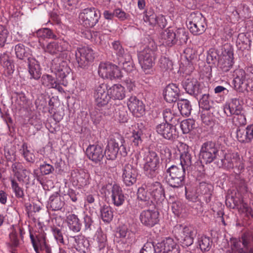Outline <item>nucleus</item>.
I'll return each instance as SVG.
<instances>
[{"label":"nucleus","instance_id":"a18cd8bd","mask_svg":"<svg viewBox=\"0 0 253 253\" xmlns=\"http://www.w3.org/2000/svg\"><path fill=\"white\" fill-rule=\"evenodd\" d=\"M207 92L202 93V97L199 100L200 107L204 110H210L211 107V102L210 99V95Z\"/></svg>","mask_w":253,"mask_h":253},{"label":"nucleus","instance_id":"39448f33","mask_svg":"<svg viewBox=\"0 0 253 253\" xmlns=\"http://www.w3.org/2000/svg\"><path fill=\"white\" fill-rule=\"evenodd\" d=\"M186 169L181 166L172 165L166 170L169 175L168 182L174 188L182 187L184 185V178Z\"/></svg>","mask_w":253,"mask_h":253},{"label":"nucleus","instance_id":"de8ad7c7","mask_svg":"<svg viewBox=\"0 0 253 253\" xmlns=\"http://www.w3.org/2000/svg\"><path fill=\"white\" fill-rule=\"evenodd\" d=\"M176 43L179 41L180 44L186 43L188 37V33L184 29H178L175 31Z\"/></svg>","mask_w":253,"mask_h":253},{"label":"nucleus","instance_id":"c9c22d12","mask_svg":"<svg viewBox=\"0 0 253 253\" xmlns=\"http://www.w3.org/2000/svg\"><path fill=\"white\" fill-rule=\"evenodd\" d=\"M98 74L103 79H111V63L108 62L101 63Z\"/></svg>","mask_w":253,"mask_h":253},{"label":"nucleus","instance_id":"0eeeda50","mask_svg":"<svg viewBox=\"0 0 253 253\" xmlns=\"http://www.w3.org/2000/svg\"><path fill=\"white\" fill-rule=\"evenodd\" d=\"M100 18L99 11L94 7L86 8L80 13V22L85 28L94 27Z\"/></svg>","mask_w":253,"mask_h":253},{"label":"nucleus","instance_id":"bb28decb","mask_svg":"<svg viewBox=\"0 0 253 253\" xmlns=\"http://www.w3.org/2000/svg\"><path fill=\"white\" fill-rule=\"evenodd\" d=\"M113 136V139H112V144H113V151L115 153V156H116L119 150H120L121 155L123 154L122 151L126 155V152L125 151L126 148L123 144L125 141L123 136L118 133H115Z\"/></svg>","mask_w":253,"mask_h":253},{"label":"nucleus","instance_id":"393cba45","mask_svg":"<svg viewBox=\"0 0 253 253\" xmlns=\"http://www.w3.org/2000/svg\"><path fill=\"white\" fill-rule=\"evenodd\" d=\"M151 196L157 201L165 198L164 190L162 184L159 182L148 183Z\"/></svg>","mask_w":253,"mask_h":253},{"label":"nucleus","instance_id":"338daca9","mask_svg":"<svg viewBox=\"0 0 253 253\" xmlns=\"http://www.w3.org/2000/svg\"><path fill=\"white\" fill-rule=\"evenodd\" d=\"M51 230L56 240L59 243L63 244L64 240L61 230L55 226L52 227Z\"/></svg>","mask_w":253,"mask_h":253},{"label":"nucleus","instance_id":"c85d7f7f","mask_svg":"<svg viewBox=\"0 0 253 253\" xmlns=\"http://www.w3.org/2000/svg\"><path fill=\"white\" fill-rule=\"evenodd\" d=\"M113 49L114 54H112L113 62L115 64H120L124 58L125 51L122 45L119 41H115L113 43Z\"/></svg>","mask_w":253,"mask_h":253},{"label":"nucleus","instance_id":"20e7f679","mask_svg":"<svg viewBox=\"0 0 253 253\" xmlns=\"http://www.w3.org/2000/svg\"><path fill=\"white\" fill-rule=\"evenodd\" d=\"M173 233L183 247H189L193 244L195 234L192 227L177 224L174 227Z\"/></svg>","mask_w":253,"mask_h":253},{"label":"nucleus","instance_id":"473e14b6","mask_svg":"<svg viewBox=\"0 0 253 253\" xmlns=\"http://www.w3.org/2000/svg\"><path fill=\"white\" fill-rule=\"evenodd\" d=\"M177 107L182 116H189L192 111V106L187 99H179L177 102Z\"/></svg>","mask_w":253,"mask_h":253},{"label":"nucleus","instance_id":"8fccbe9b","mask_svg":"<svg viewBox=\"0 0 253 253\" xmlns=\"http://www.w3.org/2000/svg\"><path fill=\"white\" fill-rule=\"evenodd\" d=\"M236 135L238 140L240 142L243 143L250 142L247 128L246 129L238 128L237 130Z\"/></svg>","mask_w":253,"mask_h":253},{"label":"nucleus","instance_id":"6e6d98bb","mask_svg":"<svg viewBox=\"0 0 253 253\" xmlns=\"http://www.w3.org/2000/svg\"><path fill=\"white\" fill-rule=\"evenodd\" d=\"M15 51L17 57L20 59H23L24 57H28V53L26 51L25 46L22 44L16 45Z\"/></svg>","mask_w":253,"mask_h":253},{"label":"nucleus","instance_id":"3c124183","mask_svg":"<svg viewBox=\"0 0 253 253\" xmlns=\"http://www.w3.org/2000/svg\"><path fill=\"white\" fill-rule=\"evenodd\" d=\"M4 68V72L7 75H11L14 71V65L13 62L7 56V59L2 61L1 63Z\"/></svg>","mask_w":253,"mask_h":253},{"label":"nucleus","instance_id":"2f4dec72","mask_svg":"<svg viewBox=\"0 0 253 253\" xmlns=\"http://www.w3.org/2000/svg\"><path fill=\"white\" fill-rule=\"evenodd\" d=\"M64 204L62 197L58 193L51 195L49 198L48 204L52 211L61 210Z\"/></svg>","mask_w":253,"mask_h":253},{"label":"nucleus","instance_id":"4be33fe9","mask_svg":"<svg viewBox=\"0 0 253 253\" xmlns=\"http://www.w3.org/2000/svg\"><path fill=\"white\" fill-rule=\"evenodd\" d=\"M157 132L164 138L171 139L175 137V128L169 123H162L156 127Z\"/></svg>","mask_w":253,"mask_h":253},{"label":"nucleus","instance_id":"09e8293b","mask_svg":"<svg viewBox=\"0 0 253 253\" xmlns=\"http://www.w3.org/2000/svg\"><path fill=\"white\" fill-rule=\"evenodd\" d=\"M232 123L236 126H244L246 124V118L244 112L234 115L232 118Z\"/></svg>","mask_w":253,"mask_h":253},{"label":"nucleus","instance_id":"37998d69","mask_svg":"<svg viewBox=\"0 0 253 253\" xmlns=\"http://www.w3.org/2000/svg\"><path fill=\"white\" fill-rule=\"evenodd\" d=\"M11 184V188L15 194V197L17 198H23L24 197V191L22 188L20 187L18 182L13 178L10 179Z\"/></svg>","mask_w":253,"mask_h":253},{"label":"nucleus","instance_id":"72a5a7b5","mask_svg":"<svg viewBox=\"0 0 253 253\" xmlns=\"http://www.w3.org/2000/svg\"><path fill=\"white\" fill-rule=\"evenodd\" d=\"M67 222L70 230L74 232H78L81 230L79 219L75 214L69 213L66 217Z\"/></svg>","mask_w":253,"mask_h":253},{"label":"nucleus","instance_id":"e2e57ef3","mask_svg":"<svg viewBox=\"0 0 253 253\" xmlns=\"http://www.w3.org/2000/svg\"><path fill=\"white\" fill-rule=\"evenodd\" d=\"M108 93L104 92H97L96 94V97L98 103H101V105H104L108 103L109 100L111 98L110 96L107 98Z\"/></svg>","mask_w":253,"mask_h":253},{"label":"nucleus","instance_id":"f704fd0d","mask_svg":"<svg viewBox=\"0 0 253 253\" xmlns=\"http://www.w3.org/2000/svg\"><path fill=\"white\" fill-rule=\"evenodd\" d=\"M137 198L141 201L149 202L151 199V194L148 183L143 184L137 190Z\"/></svg>","mask_w":253,"mask_h":253},{"label":"nucleus","instance_id":"79ce46f5","mask_svg":"<svg viewBox=\"0 0 253 253\" xmlns=\"http://www.w3.org/2000/svg\"><path fill=\"white\" fill-rule=\"evenodd\" d=\"M195 121L192 119H186L180 123V127L183 133H188L195 127Z\"/></svg>","mask_w":253,"mask_h":253},{"label":"nucleus","instance_id":"2eb2a0df","mask_svg":"<svg viewBox=\"0 0 253 253\" xmlns=\"http://www.w3.org/2000/svg\"><path fill=\"white\" fill-rule=\"evenodd\" d=\"M110 152L108 145L105 152L102 147L98 145H90L86 149V154L90 160L97 163L100 162L104 157V154Z\"/></svg>","mask_w":253,"mask_h":253},{"label":"nucleus","instance_id":"a19ab883","mask_svg":"<svg viewBox=\"0 0 253 253\" xmlns=\"http://www.w3.org/2000/svg\"><path fill=\"white\" fill-rule=\"evenodd\" d=\"M199 188L201 190V194L205 196L206 202H210L211 201V196L212 190L211 185L204 182L200 183Z\"/></svg>","mask_w":253,"mask_h":253},{"label":"nucleus","instance_id":"774afa93","mask_svg":"<svg viewBox=\"0 0 253 253\" xmlns=\"http://www.w3.org/2000/svg\"><path fill=\"white\" fill-rule=\"evenodd\" d=\"M88 179V174L83 171L82 172H80L77 178V181L80 186H83L87 184Z\"/></svg>","mask_w":253,"mask_h":253},{"label":"nucleus","instance_id":"f8f14e48","mask_svg":"<svg viewBox=\"0 0 253 253\" xmlns=\"http://www.w3.org/2000/svg\"><path fill=\"white\" fill-rule=\"evenodd\" d=\"M139 62L144 72L150 69L154 64L155 53L154 50L145 48L138 54Z\"/></svg>","mask_w":253,"mask_h":253},{"label":"nucleus","instance_id":"0e129e2a","mask_svg":"<svg viewBox=\"0 0 253 253\" xmlns=\"http://www.w3.org/2000/svg\"><path fill=\"white\" fill-rule=\"evenodd\" d=\"M8 32L3 26L0 25V46H3L7 38Z\"/></svg>","mask_w":253,"mask_h":253},{"label":"nucleus","instance_id":"f257e3e1","mask_svg":"<svg viewBox=\"0 0 253 253\" xmlns=\"http://www.w3.org/2000/svg\"><path fill=\"white\" fill-rule=\"evenodd\" d=\"M223 151L219 150L215 142L207 141L204 143L201 147L199 158L206 164H210L216 161H220Z\"/></svg>","mask_w":253,"mask_h":253},{"label":"nucleus","instance_id":"bf43d9fd","mask_svg":"<svg viewBox=\"0 0 253 253\" xmlns=\"http://www.w3.org/2000/svg\"><path fill=\"white\" fill-rule=\"evenodd\" d=\"M237 43L239 44H242L243 47L240 48H246L251 44L250 40L244 33L239 34L237 38Z\"/></svg>","mask_w":253,"mask_h":253},{"label":"nucleus","instance_id":"7c9ffc66","mask_svg":"<svg viewBox=\"0 0 253 253\" xmlns=\"http://www.w3.org/2000/svg\"><path fill=\"white\" fill-rule=\"evenodd\" d=\"M175 32L169 28L166 29L161 34V37L164 40L163 42L169 46L176 43Z\"/></svg>","mask_w":253,"mask_h":253},{"label":"nucleus","instance_id":"5fc2aeb1","mask_svg":"<svg viewBox=\"0 0 253 253\" xmlns=\"http://www.w3.org/2000/svg\"><path fill=\"white\" fill-rule=\"evenodd\" d=\"M34 240L36 245L40 246V250H43L48 244L46 242V237L44 234H39L35 237L34 236Z\"/></svg>","mask_w":253,"mask_h":253},{"label":"nucleus","instance_id":"423d86ee","mask_svg":"<svg viewBox=\"0 0 253 253\" xmlns=\"http://www.w3.org/2000/svg\"><path fill=\"white\" fill-rule=\"evenodd\" d=\"M227 253H253L250 237L243 234L239 240L233 239L231 242L230 250Z\"/></svg>","mask_w":253,"mask_h":253},{"label":"nucleus","instance_id":"f3484780","mask_svg":"<svg viewBox=\"0 0 253 253\" xmlns=\"http://www.w3.org/2000/svg\"><path fill=\"white\" fill-rule=\"evenodd\" d=\"M179 151L180 153L179 166L188 169L192 164L193 158L191 148L185 144H182L179 147Z\"/></svg>","mask_w":253,"mask_h":253},{"label":"nucleus","instance_id":"69168bd1","mask_svg":"<svg viewBox=\"0 0 253 253\" xmlns=\"http://www.w3.org/2000/svg\"><path fill=\"white\" fill-rule=\"evenodd\" d=\"M40 169L42 174L47 175L52 173L54 169L52 166L44 162L42 165L40 166Z\"/></svg>","mask_w":253,"mask_h":253},{"label":"nucleus","instance_id":"9b49d317","mask_svg":"<svg viewBox=\"0 0 253 253\" xmlns=\"http://www.w3.org/2000/svg\"><path fill=\"white\" fill-rule=\"evenodd\" d=\"M234 64L233 48L228 46L224 48L218 60V66L223 72H227L232 67Z\"/></svg>","mask_w":253,"mask_h":253},{"label":"nucleus","instance_id":"e433bc0d","mask_svg":"<svg viewBox=\"0 0 253 253\" xmlns=\"http://www.w3.org/2000/svg\"><path fill=\"white\" fill-rule=\"evenodd\" d=\"M37 37L40 39H52L56 40L57 36L49 28H42L38 30L36 33Z\"/></svg>","mask_w":253,"mask_h":253},{"label":"nucleus","instance_id":"6e6552de","mask_svg":"<svg viewBox=\"0 0 253 253\" xmlns=\"http://www.w3.org/2000/svg\"><path fill=\"white\" fill-rule=\"evenodd\" d=\"M75 55L79 67L83 69L87 68L94 59L93 50L87 46L78 48Z\"/></svg>","mask_w":253,"mask_h":253},{"label":"nucleus","instance_id":"4d7b16f0","mask_svg":"<svg viewBox=\"0 0 253 253\" xmlns=\"http://www.w3.org/2000/svg\"><path fill=\"white\" fill-rule=\"evenodd\" d=\"M111 212V207L104 206L101 210V216L103 221L107 224L111 221V217L110 212Z\"/></svg>","mask_w":253,"mask_h":253},{"label":"nucleus","instance_id":"1a4fd4ad","mask_svg":"<svg viewBox=\"0 0 253 253\" xmlns=\"http://www.w3.org/2000/svg\"><path fill=\"white\" fill-rule=\"evenodd\" d=\"M182 85L186 91L195 97L207 91L208 87L194 78H188L182 82Z\"/></svg>","mask_w":253,"mask_h":253},{"label":"nucleus","instance_id":"f03ea898","mask_svg":"<svg viewBox=\"0 0 253 253\" xmlns=\"http://www.w3.org/2000/svg\"><path fill=\"white\" fill-rule=\"evenodd\" d=\"M216 164L219 168L224 167L228 169L236 168L237 170L234 172L236 173H240L244 169V164L237 153L224 154L223 152L220 161H216Z\"/></svg>","mask_w":253,"mask_h":253},{"label":"nucleus","instance_id":"7ed1b4c3","mask_svg":"<svg viewBox=\"0 0 253 253\" xmlns=\"http://www.w3.org/2000/svg\"><path fill=\"white\" fill-rule=\"evenodd\" d=\"M188 27L194 35H200L206 30V18L199 12H192L188 18Z\"/></svg>","mask_w":253,"mask_h":253},{"label":"nucleus","instance_id":"603ef678","mask_svg":"<svg viewBox=\"0 0 253 253\" xmlns=\"http://www.w3.org/2000/svg\"><path fill=\"white\" fill-rule=\"evenodd\" d=\"M82 37L90 40L92 42H97L99 34L97 32L86 30L82 32Z\"/></svg>","mask_w":253,"mask_h":253},{"label":"nucleus","instance_id":"a211bd4d","mask_svg":"<svg viewBox=\"0 0 253 253\" xmlns=\"http://www.w3.org/2000/svg\"><path fill=\"white\" fill-rule=\"evenodd\" d=\"M246 72L242 69H236L233 73L235 88L239 92H244L247 89L248 82L246 80Z\"/></svg>","mask_w":253,"mask_h":253},{"label":"nucleus","instance_id":"680f3d73","mask_svg":"<svg viewBox=\"0 0 253 253\" xmlns=\"http://www.w3.org/2000/svg\"><path fill=\"white\" fill-rule=\"evenodd\" d=\"M23 169L22 164L18 162L13 164L11 166L12 171L18 181H20L22 179L21 176L20 175V171L22 170Z\"/></svg>","mask_w":253,"mask_h":253},{"label":"nucleus","instance_id":"c756f323","mask_svg":"<svg viewBox=\"0 0 253 253\" xmlns=\"http://www.w3.org/2000/svg\"><path fill=\"white\" fill-rule=\"evenodd\" d=\"M29 72L31 75V78L38 80L41 75V68L38 62L33 58H28Z\"/></svg>","mask_w":253,"mask_h":253},{"label":"nucleus","instance_id":"4468645a","mask_svg":"<svg viewBox=\"0 0 253 253\" xmlns=\"http://www.w3.org/2000/svg\"><path fill=\"white\" fill-rule=\"evenodd\" d=\"M153 248L155 253H179L178 245L170 238L158 243Z\"/></svg>","mask_w":253,"mask_h":253},{"label":"nucleus","instance_id":"4c0bfd02","mask_svg":"<svg viewBox=\"0 0 253 253\" xmlns=\"http://www.w3.org/2000/svg\"><path fill=\"white\" fill-rule=\"evenodd\" d=\"M114 117L121 123L126 122L127 120L126 108L122 105H118L117 108L115 109Z\"/></svg>","mask_w":253,"mask_h":253},{"label":"nucleus","instance_id":"b1692460","mask_svg":"<svg viewBox=\"0 0 253 253\" xmlns=\"http://www.w3.org/2000/svg\"><path fill=\"white\" fill-rule=\"evenodd\" d=\"M243 108L239 99L233 98L229 104L224 106V112L227 116H231L243 112Z\"/></svg>","mask_w":253,"mask_h":253},{"label":"nucleus","instance_id":"6ab92c4d","mask_svg":"<svg viewBox=\"0 0 253 253\" xmlns=\"http://www.w3.org/2000/svg\"><path fill=\"white\" fill-rule=\"evenodd\" d=\"M159 213L153 210L143 211L140 215V220L144 225L151 227L159 221Z\"/></svg>","mask_w":253,"mask_h":253},{"label":"nucleus","instance_id":"cd10ccee","mask_svg":"<svg viewBox=\"0 0 253 253\" xmlns=\"http://www.w3.org/2000/svg\"><path fill=\"white\" fill-rule=\"evenodd\" d=\"M112 200L115 206H121L125 201V197L121 188L117 184H114L112 189Z\"/></svg>","mask_w":253,"mask_h":253},{"label":"nucleus","instance_id":"58836bf2","mask_svg":"<svg viewBox=\"0 0 253 253\" xmlns=\"http://www.w3.org/2000/svg\"><path fill=\"white\" fill-rule=\"evenodd\" d=\"M125 96V90L123 86L120 84H114L112 89V98L121 100Z\"/></svg>","mask_w":253,"mask_h":253},{"label":"nucleus","instance_id":"ddd939ff","mask_svg":"<svg viewBox=\"0 0 253 253\" xmlns=\"http://www.w3.org/2000/svg\"><path fill=\"white\" fill-rule=\"evenodd\" d=\"M143 19L145 22L148 23L149 25L153 27H158L164 29L167 24V21L164 15H157L153 10L151 9L145 11Z\"/></svg>","mask_w":253,"mask_h":253},{"label":"nucleus","instance_id":"412c9836","mask_svg":"<svg viewBox=\"0 0 253 253\" xmlns=\"http://www.w3.org/2000/svg\"><path fill=\"white\" fill-rule=\"evenodd\" d=\"M137 176V171L136 168L130 165L125 166L123 178L124 183L126 186H131L135 183Z\"/></svg>","mask_w":253,"mask_h":253},{"label":"nucleus","instance_id":"a878e982","mask_svg":"<svg viewBox=\"0 0 253 253\" xmlns=\"http://www.w3.org/2000/svg\"><path fill=\"white\" fill-rule=\"evenodd\" d=\"M58 63H53L52 68L57 77L64 79L70 72V69L65 61H58Z\"/></svg>","mask_w":253,"mask_h":253},{"label":"nucleus","instance_id":"c03bdc74","mask_svg":"<svg viewBox=\"0 0 253 253\" xmlns=\"http://www.w3.org/2000/svg\"><path fill=\"white\" fill-rule=\"evenodd\" d=\"M219 53L217 49L211 48L208 52L207 61L208 64H215L219 60Z\"/></svg>","mask_w":253,"mask_h":253},{"label":"nucleus","instance_id":"dca6fc26","mask_svg":"<svg viewBox=\"0 0 253 253\" xmlns=\"http://www.w3.org/2000/svg\"><path fill=\"white\" fill-rule=\"evenodd\" d=\"M44 51L51 55H58L60 52L68 50L70 48L69 43L62 40L60 42H49L45 46H42Z\"/></svg>","mask_w":253,"mask_h":253},{"label":"nucleus","instance_id":"864d4df0","mask_svg":"<svg viewBox=\"0 0 253 253\" xmlns=\"http://www.w3.org/2000/svg\"><path fill=\"white\" fill-rule=\"evenodd\" d=\"M209 110H205L202 112L201 118L202 122L206 125H210L211 124L213 120V116Z\"/></svg>","mask_w":253,"mask_h":253},{"label":"nucleus","instance_id":"ea45409f","mask_svg":"<svg viewBox=\"0 0 253 253\" xmlns=\"http://www.w3.org/2000/svg\"><path fill=\"white\" fill-rule=\"evenodd\" d=\"M212 241L211 239L206 236H202L198 240V245L202 251H209L212 245Z\"/></svg>","mask_w":253,"mask_h":253},{"label":"nucleus","instance_id":"49530a36","mask_svg":"<svg viewBox=\"0 0 253 253\" xmlns=\"http://www.w3.org/2000/svg\"><path fill=\"white\" fill-rule=\"evenodd\" d=\"M56 80L49 75H43L41 79L42 84L48 88H52L54 85Z\"/></svg>","mask_w":253,"mask_h":253},{"label":"nucleus","instance_id":"5701e85b","mask_svg":"<svg viewBox=\"0 0 253 253\" xmlns=\"http://www.w3.org/2000/svg\"><path fill=\"white\" fill-rule=\"evenodd\" d=\"M179 94V89L174 84L168 85L164 91L165 99L169 103L175 102L178 97Z\"/></svg>","mask_w":253,"mask_h":253},{"label":"nucleus","instance_id":"aec40b11","mask_svg":"<svg viewBox=\"0 0 253 253\" xmlns=\"http://www.w3.org/2000/svg\"><path fill=\"white\" fill-rule=\"evenodd\" d=\"M127 106L129 110L137 117L143 116L145 113V107L143 102L136 96H131L129 98Z\"/></svg>","mask_w":253,"mask_h":253},{"label":"nucleus","instance_id":"9d476101","mask_svg":"<svg viewBox=\"0 0 253 253\" xmlns=\"http://www.w3.org/2000/svg\"><path fill=\"white\" fill-rule=\"evenodd\" d=\"M145 160L144 170L146 174L150 177H155L158 173L157 169L160 164V160L157 154L154 151H149Z\"/></svg>","mask_w":253,"mask_h":253},{"label":"nucleus","instance_id":"13d9d810","mask_svg":"<svg viewBox=\"0 0 253 253\" xmlns=\"http://www.w3.org/2000/svg\"><path fill=\"white\" fill-rule=\"evenodd\" d=\"M159 66L162 70H168L172 68V63L169 58L163 56L159 60Z\"/></svg>","mask_w":253,"mask_h":253},{"label":"nucleus","instance_id":"052dcab7","mask_svg":"<svg viewBox=\"0 0 253 253\" xmlns=\"http://www.w3.org/2000/svg\"><path fill=\"white\" fill-rule=\"evenodd\" d=\"M163 117L166 121V123H169V122L174 123V121H176L177 120L174 114L171 112L169 109H166L164 110Z\"/></svg>","mask_w":253,"mask_h":253}]
</instances>
